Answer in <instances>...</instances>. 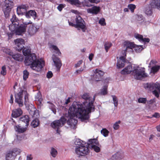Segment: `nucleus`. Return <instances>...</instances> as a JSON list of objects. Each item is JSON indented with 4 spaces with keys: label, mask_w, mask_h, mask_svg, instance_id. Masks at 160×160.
I'll return each mask as SVG.
<instances>
[{
    "label": "nucleus",
    "mask_w": 160,
    "mask_h": 160,
    "mask_svg": "<svg viewBox=\"0 0 160 160\" xmlns=\"http://www.w3.org/2000/svg\"><path fill=\"white\" fill-rule=\"evenodd\" d=\"M82 98L85 101L81 104H72L69 108L68 114L66 115L68 118L67 123L71 128H76L78 122L77 118L80 119L82 121L84 122L89 118V114L94 111L93 105L94 97L92 100L88 93H84Z\"/></svg>",
    "instance_id": "1"
},
{
    "label": "nucleus",
    "mask_w": 160,
    "mask_h": 160,
    "mask_svg": "<svg viewBox=\"0 0 160 160\" xmlns=\"http://www.w3.org/2000/svg\"><path fill=\"white\" fill-rule=\"evenodd\" d=\"M10 20L12 24L9 25V28L11 32L7 33L9 39L12 38L14 33L17 35H22L26 31L27 25L32 23L31 21L29 20L23 22L22 24L19 25V20L14 14L12 15Z\"/></svg>",
    "instance_id": "2"
},
{
    "label": "nucleus",
    "mask_w": 160,
    "mask_h": 160,
    "mask_svg": "<svg viewBox=\"0 0 160 160\" xmlns=\"http://www.w3.org/2000/svg\"><path fill=\"white\" fill-rule=\"evenodd\" d=\"M24 62L26 66L30 65L31 68L37 72H40L44 66V61L37 60L36 55L33 53L25 57Z\"/></svg>",
    "instance_id": "3"
},
{
    "label": "nucleus",
    "mask_w": 160,
    "mask_h": 160,
    "mask_svg": "<svg viewBox=\"0 0 160 160\" xmlns=\"http://www.w3.org/2000/svg\"><path fill=\"white\" fill-rule=\"evenodd\" d=\"M23 95H24V103L26 106L27 109L28 110L30 114H33L34 113L35 108H33L34 110L32 111L30 110L31 112L29 111L30 108L29 107H28V105H29L28 103V94L26 91L22 90L20 88V90L19 92L17 94H15V101L18 103L20 107L22 106L23 105L22 97Z\"/></svg>",
    "instance_id": "4"
},
{
    "label": "nucleus",
    "mask_w": 160,
    "mask_h": 160,
    "mask_svg": "<svg viewBox=\"0 0 160 160\" xmlns=\"http://www.w3.org/2000/svg\"><path fill=\"white\" fill-rule=\"evenodd\" d=\"M132 74L135 79L137 80L142 79L148 76V74L145 72V68L137 65L133 66Z\"/></svg>",
    "instance_id": "5"
},
{
    "label": "nucleus",
    "mask_w": 160,
    "mask_h": 160,
    "mask_svg": "<svg viewBox=\"0 0 160 160\" xmlns=\"http://www.w3.org/2000/svg\"><path fill=\"white\" fill-rule=\"evenodd\" d=\"M67 119L63 117H62L58 120H56L52 122L51 126L52 128L56 130L57 133L60 134V131L59 128L66 122Z\"/></svg>",
    "instance_id": "6"
},
{
    "label": "nucleus",
    "mask_w": 160,
    "mask_h": 160,
    "mask_svg": "<svg viewBox=\"0 0 160 160\" xmlns=\"http://www.w3.org/2000/svg\"><path fill=\"white\" fill-rule=\"evenodd\" d=\"M75 21L76 28H78L79 30L82 29L83 32H85L87 29L85 22L81 17L78 15H77L76 16Z\"/></svg>",
    "instance_id": "7"
},
{
    "label": "nucleus",
    "mask_w": 160,
    "mask_h": 160,
    "mask_svg": "<svg viewBox=\"0 0 160 160\" xmlns=\"http://www.w3.org/2000/svg\"><path fill=\"white\" fill-rule=\"evenodd\" d=\"M75 152L76 154L81 156H85L89 152V150L88 146L84 145L78 148H76Z\"/></svg>",
    "instance_id": "8"
},
{
    "label": "nucleus",
    "mask_w": 160,
    "mask_h": 160,
    "mask_svg": "<svg viewBox=\"0 0 160 160\" xmlns=\"http://www.w3.org/2000/svg\"><path fill=\"white\" fill-rule=\"evenodd\" d=\"M13 5V2L12 1L5 0L4 5L2 7V10L6 17H8L9 13Z\"/></svg>",
    "instance_id": "9"
},
{
    "label": "nucleus",
    "mask_w": 160,
    "mask_h": 160,
    "mask_svg": "<svg viewBox=\"0 0 160 160\" xmlns=\"http://www.w3.org/2000/svg\"><path fill=\"white\" fill-rule=\"evenodd\" d=\"M17 152L18 149L16 148L8 151L6 154V160H14Z\"/></svg>",
    "instance_id": "10"
},
{
    "label": "nucleus",
    "mask_w": 160,
    "mask_h": 160,
    "mask_svg": "<svg viewBox=\"0 0 160 160\" xmlns=\"http://www.w3.org/2000/svg\"><path fill=\"white\" fill-rule=\"evenodd\" d=\"M157 62L155 60H152L149 64L148 68H151V73L155 74L160 69V66L158 65H156Z\"/></svg>",
    "instance_id": "11"
},
{
    "label": "nucleus",
    "mask_w": 160,
    "mask_h": 160,
    "mask_svg": "<svg viewBox=\"0 0 160 160\" xmlns=\"http://www.w3.org/2000/svg\"><path fill=\"white\" fill-rule=\"evenodd\" d=\"M4 51L8 54L12 56V58L15 60L18 61H22L23 59V56L22 55L16 53L13 54L12 53L10 52L9 49H5Z\"/></svg>",
    "instance_id": "12"
},
{
    "label": "nucleus",
    "mask_w": 160,
    "mask_h": 160,
    "mask_svg": "<svg viewBox=\"0 0 160 160\" xmlns=\"http://www.w3.org/2000/svg\"><path fill=\"white\" fill-rule=\"evenodd\" d=\"M92 72L94 73L92 79L93 80L96 81H100L102 77L104 74V72L98 69L93 70Z\"/></svg>",
    "instance_id": "13"
},
{
    "label": "nucleus",
    "mask_w": 160,
    "mask_h": 160,
    "mask_svg": "<svg viewBox=\"0 0 160 160\" xmlns=\"http://www.w3.org/2000/svg\"><path fill=\"white\" fill-rule=\"evenodd\" d=\"M39 29V27L38 25L33 24L29 26L28 32L29 35L32 36L38 32Z\"/></svg>",
    "instance_id": "14"
},
{
    "label": "nucleus",
    "mask_w": 160,
    "mask_h": 160,
    "mask_svg": "<svg viewBox=\"0 0 160 160\" xmlns=\"http://www.w3.org/2000/svg\"><path fill=\"white\" fill-rule=\"evenodd\" d=\"M123 46L125 49L124 51L123 55L125 56L126 55V52L130 49V51H131L133 48L135 47V44L133 42H130L128 41H126L124 42Z\"/></svg>",
    "instance_id": "15"
},
{
    "label": "nucleus",
    "mask_w": 160,
    "mask_h": 160,
    "mask_svg": "<svg viewBox=\"0 0 160 160\" xmlns=\"http://www.w3.org/2000/svg\"><path fill=\"white\" fill-rule=\"evenodd\" d=\"M118 58V61L117 64V68H123L126 63H128V61L126 60L124 56H121Z\"/></svg>",
    "instance_id": "16"
},
{
    "label": "nucleus",
    "mask_w": 160,
    "mask_h": 160,
    "mask_svg": "<svg viewBox=\"0 0 160 160\" xmlns=\"http://www.w3.org/2000/svg\"><path fill=\"white\" fill-rule=\"evenodd\" d=\"M28 8L27 5H21L18 6L17 9V14L18 15H23L27 12V11Z\"/></svg>",
    "instance_id": "17"
},
{
    "label": "nucleus",
    "mask_w": 160,
    "mask_h": 160,
    "mask_svg": "<svg viewBox=\"0 0 160 160\" xmlns=\"http://www.w3.org/2000/svg\"><path fill=\"white\" fill-rule=\"evenodd\" d=\"M14 42L18 51L21 50L24 47V40L22 38H17L14 40Z\"/></svg>",
    "instance_id": "18"
},
{
    "label": "nucleus",
    "mask_w": 160,
    "mask_h": 160,
    "mask_svg": "<svg viewBox=\"0 0 160 160\" xmlns=\"http://www.w3.org/2000/svg\"><path fill=\"white\" fill-rule=\"evenodd\" d=\"M158 86H159V85L158 82L154 83H146L143 84V87L145 89L150 90H156V87H158Z\"/></svg>",
    "instance_id": "19"
},
{
    "label": "nucleus",
    "mask_w": 160,
    "mask_h": 160,
    "mask_svg": "<svg viewBox=\"0 0 160 160\" xmlns=\"http://www.w3.org/2000/svg\"><path fill=\"white\" fill-rule=\"evenodd\" d=\"M52 59L57 68V71H59L62 65L61 61L59 58L56 57L54 55L52 56Z\"/></svg>",
    "instance_id": "20"
},
{
    "label": "nucleus",
    "mask_w": 160,
    "mask_h": 160,
    "mask_svg": "<svg viewBox=\"0 0 160 160\" xmlns=\"http://www.w3.org/2000/svg\"><path fill=\"white\" fill-rule=\"evenodd\" d=\"M150 5L153 9H156L160 10V0H151Z\"/></svg>",
    "instance_id": "21"
},
{
    "label": "nucleus",
    "mask_w": 160,
    "mask_h": 160,
    "mask_svg": "<svg viewBox=\"0 0 160 160\" xmlns=\"http://www.w3.org/2000/svg\"><path fill=\"white\" fill-rule=\"evenodd\" d=\"M134 37L138 39L139 41L141 42L144 43L148 42L150 41V39L148 38H143L142 35L138 33H135L134 34Z\"/></svg>",
    "instance_id": "22"
},
{
    "label": "nucleus",
    "mask_w": 160,
    "mask_h": 160,
    "mask_svg": "<svg viewBox=\"0 0 160 160\" xmlns=\"http://www.w3.org/2000/svg\"><path fill=\"white\" fill-rule=\"evenodd\" d=\"M87 11L88 13L96 14L99 12L100 8L99 7L94 6L87 9Z\"/></svg>",
    "instance_id": "23"
},
{
    "label": "nucleus",
    "mask_w": 160,
    "mask_h": 160,
    "mask_svg": "<svg viewBox=\"0 0 160 160\" xmlns=\"http://www.w3.org/2000/svg\"><path fill=\"white\" fill-rule=\"evenodd\" d=\"M133 69V67L130 65H129L123 69L121 71V73L122 74H128L131 72L132 73Z\"/></svg>",
    "instance_id": "24"
},
{
    "label": "nucleus",
    "mask_w": 160,
    "mask_h": 160,
    "mask_svg": "<svg viewBox=\"0 0 160 160\" xmlns=\"http://www.w3.org/2000/svg\"><path fill=\"white\" fill-rule=\"evenodd\" d=\"M25 16L27 18H30L31 17H32L34 19L37 18L36 12L34 10H31L27 12Z\"/></svg>",
    "instance_id": "25"
},
{
    "label": "nucleus",
    "mask_w": 160,
    "mask_h": 160,
    "mask_svg": "<svg viewBox=\"0 0 160 160\" xmlns=\"http://www.w3.org/2000/svg\"><path fill=\"white\" fill-rule=\"evenodd\" d=\"M22 113L21 109L18 108L13 111L12 113V116L13 118H17L20 116Z\"/></svg>",
    "instance_id": "26"
},
{
    "label": "nucleus",
    "mask_w": 160,
    "mask_h": 160,
    "mask_svg": "<svg viewBox=\"0 0 160 160\" xmlns=\"http://www.w3.org/2000/svg\"><path fill=\"white\" fill-rule=\"evenodd\" d=\"M87 144L91 148L93 146L99 145V143L98 140L96 139H91L88 140Z\"/></svg>",
    "instance_id": "27"
},
{
    "label": "nucleus",
    "mask_w": 160,
    "mask_h": 160,
    "mask_svg": "<svg viewBox=\"0 0 160 160\" xmlns=\"http://www.w3.org/2000/svg\"><path fill=\"white\" fill-rule=\"evenodd\" d=\"M20 121L23 122L26 124L25 126L27 127L29 124V118L28 115H25L20 118Z\"/></svg>",
    "instance_id": "28"
},
{
    "label": "nucleus",
    "mask_w": 160,
    "mask_h": 160,
    "mask_svg": "<svg viewBox=\"0 0 160 160\" xmlns=\"http://www.w3.org/2000/svg\"><path fill=\"white\" fill-rule=\"evenodd\" d=\"M15 130L19 133H23L25 132L27 129L26 127H22L18 125H16L14 127Z\"/></svg>",
    "instance_id": "29"
},
{
    "label": "nucleus",
    "mask_w": 160,
    "mask_h": 160,
    "mask_svg": "<svg viewBox=\"0 0 160 160\" xmlns=\"http://www.w3.org/2000/svg\"><path fill=\"white\" fill-rule=\"evenodd\" d=\"M35 101L37 102V103L40 106L42 105V96L41 93L38 92L37 95L35 97Z\"/></svg>",
    "instance_id": "30"
},
{
    "label": "nucleus",
    "mask_w": 160,
    "mask_h": 160,
    "mask_svg": "<svg viewBox=\"0 0 160 160\" xmlns=\"http://www.w3.org/2000/svg\"><path fill=\"white\" fill-rule=\"evenodd\" d=\"M123 157L122 154L120 152H117L112 156V159L113 160H119L122 159Z\"/></svg>",
    "instance_id": "31"
},
{
    "label": "nucleus",
    "mask_w": 160,
    "mask_h": 160,
    "mask_svg": "<svg viewBox=\"0 0 160 160\" xmlns=\"http://www.w3.org/2000/svg\"><path fill=\"white\" fill-rule=\"evenodd\" d=\"M75 145L76 146V148H78L81 146L84 145H86V143L85 142L82 141L78 138L76 139L74 142Z\"/></svg>",
    "instance_id": "32"
},
{
    "label": "nucleus",
    "mask_w": 160,
    "mask_h": 160,
    "mask_svg": "<svg viewBox=\"0 0 160 160\" xmlns=\"http://www.w3.org/2000/svg\"><path fill=\"white\" fill-rule=\"evenodd\" d=\"M47 103L48 104V106L49 109L52 111L55 114H56L57 111L55 106L53 103L50 101H48Z\"/></svg>",
    "instance_id": "33"
},
{
    "label": "nucleus",
    "mask_w": 160,
    "mask_h": 160,
    "mask_svg": "<svg viewBox=\"0 0 160 160\" xmlns=\"http://www.w3.org/2000/svg\"><path fill=\"white\" fill-rule=\"evenodd\" d=\"M151 7L150 4L146 6L145 8V12L146 14L148 15H151L152 13V9H153Z\"/></svg>",
    "instance_id": "34"
},
{
    "label": "nucleus",
    "mask_w": 160,
    "mask_h": 160,
    "mask_svg": "<svg viewBox=\"0 0 160 160\" xmlns=\"http://www.w3.org/2000/svg\"><path fill=\"white\" fill-rule=\"evenodd\" d=\"M50 48L52 50H53V52L56 54L58 55H61V53L59 50L56 46L51 45L50 47Z\"/></svg>",
    "instance_id": "35"
},
{
    "label": "nucleus",
    "mask_w": 160,
    "mask_h": 160,
    "mask_svg": "<svg viewBox=\"0 0 160 160\" xmlns=\"http://www.w3.org/2000/svg\"><path fill=\"white\" fill-rule=\"evenodd\" d=\"M50 152V155L53 158H56L58 155L57 150L53 147L51 148Z\"/></svg>",
    "instance_id": "36"
},
{
    "label": "nucleus",
    "mask_w": 160,
    "mask_h": 160,
    "mask_svg": "<svg viewBox=\"0 0 160 160\" xmlns=\"http://www.w3.org/2000/svg\"><path fill=\"white\" fill-rule=\"evenodd\" d=\"M22 52L23 55L25 57L30 54H32V53H31V49L29 47H27L24 48L22 50Z\"/></svg>",
    "instance_id": "37"
},
{
    "label": "nucleus",
    "mask_w": 160,
    "mask_h": 160,
    "mask_svg": "<svg viewBox=\"0 0 160 160\" xmlns=\"http://www.w3.org/2000/svg\"><path fill=\"white\" fill-rule=\"evenodd\" d=\"M159 86H158V87H156V90L152 91V93L156 97L158 98L159 96V93L160 94V83H158Z\"/></svg>",
    "instance_id": "38"
},
{
    "label": "nucleus",
    "mask_w": 160,
    "mask_h": 160,
    "mask_svg": "<svg viewBox=\"0 0 160 160\" xmlns=\"http://www.w3.org/2000/svg\"><path fill=\"white\" fill-rule=\"evenodd\" d=\"M39 121L38 119H36L32 121L31 126L34 128L37 127L39 124Z\"/></svg>",
    "instance_id": "39"
},
{
    "label": "nucleus",
    "mask_w": 160,
    "mask_h": 160,
    "mask_svg": "<svg viewBox=\"0 0 160 160\" xmlns=\"http://www.w3.org/2000/svg\"><path fill=\"white\" fill-rule=\"evenodd\" d=\"M107 86H104L103 87L102 89H101L99 94L103 95H106L107 93Z\"/></svg>",
    "instance_id": "40"
},
{
    "label": "nucleus",
    "mask_w": 160,
    "mask_h": 160,
    "mask_svg": "<svg viewBox=\"0 0 160 160\" xmlns=\"http://www.w3.org/2000/svg\"><path fill=\"white\" fill-rule=\"evenodd\" d=\"M135 51L137 52H141L142 50L143 49L142 45H135Z\"/></svg>",
    "instance_id": "41"
},
{
    "label": "nucleus",
    "mask_w": 160,
    "mask_h": 160,
    "mask_svg": "<svg viewBox=\"0 0 160 160\" xmlns=\"http://www.w3.org/2000/svg\"><path fill=\"white\" fill-rule=\"evenodd\" d=\"M112 45V43H111L108 42H106L104 46L107 52H108V49L111 47Z\"/></svg>",
    "instance_id": "42"
},
{
    "label": "nucleus",
    "mask_w": 160,
    "mask_h": 160,
    "mask_svg": "<svg viewBox=\"0 0 160 160\" xmlns=\"http://www.w3.org/2000/svg\"><path fill=\"white\" fill-rule=\"evenodd\" d=\"M101 133L104 137H106L108 136L109 131L106 128L103 129L101 131Z\"/></svg>",
    "instance_id": "43"
},
{
    "label": "nucleus",
    "mask_w": 160,
    "mask_h": 160,
    "mask_svg": "<svg viewBox=\"0 0 160 160\" xmlns=\"http://www.w3.org/2000/svg\"><path fill=\"white\" fill-rule=\"evenodd\" d=\"M112 97L113 99V103L115 107H117L118 104V100L115 95H112Z\"/></svg>",
    "instance_id": "44"
},
{
    "label": "nucleus",
    "mask_w": 160,
    "mask_h": 160,
    "mask_svg": "<svg viewBox=\"0 0 160 160\" xmlns=\"http://www.w3.org/2000/svg\"><path fill=\"white\" fill-rule=\"evenodd\" d=\"M121 123V121L119 120L115 122L113 125V128L115 130H118L119 128V124Z\"/></svg>",
    "instance_id": "45"
},
{
    "label": "nucleus",
    "mask_w": 160,
    "mask_h": 160,
    "mask_svg": "<svg viewBox=\"0 0 160 160\" xmlns=\"http://www.w3.org/2000/svg\"><path fill=\"white\" fill-rule=\"evenodd\" d=\"M23 79L24 80H26L28 77L29 73L27 70H24L23 72Z\"/></svg>",
    "instance_id": "46"
},
{
    "label": "nucleus",
    "mask_w": 160,
    "mask_h": 160,
    "mask_svg": "<svg viewBox=\"0 0 160 160\" xmlns=\"http://www.w3.org/2000/svg\"><path fill=\"white\" fill-rule=\"evenodd\" d=\"M6 73L7 71L6 67L5 66H3L2 67L1 74L4 76L6 74Z\"/></svg>",
    "instance_id": "47"
},
{
    "label": "nucleus",
    "mask_w": 160,
    "mask_h": 160,
    "mask_svg": "<svg viewBox=\"0 0 160 160\" xmlns=\"http://www.w3.org/2000/svg\"><path fill=\"white\" fill-rule=\"evenodd\" d=\"M146 101L147 99L146 98H141L138 99V102L139 103L145 104Z\"/></svg>",
    "instance_id": "48"
},
{
    "label": "nucleus",
    "mask_w": 160,
    "mask_h": 160,
    "mask_svg": "<svg viewBox=\"0 0 160 160\" xmlns=\"http://www.w3.org/2000/svg\"><path fill=\"white\" fill-rule=\"evenodd\" d=\"M99 145H96L95 146H93V147H92V148L93 149L95 152H100V148L98 146Z\"/></svg>",
    "instance_id": "49"
},
{
    "label": "nucleus",
    "mask_w": 160,
    "mask_h": 160,
    "mask_svg": "<svg viewBox=\"0 0 160 160\" xmlns=\"http://www.w3.org/2000/svg\"><path fill=\"white\" fill-rule=\"evenodd\" d=\"M128 8L132 12H133L134 11V9L136 8L135 5L132 4L128 5Z\"/></svg>",
    "instance_id": "50"
},
{
    "label": "nucleus",
    "mask_w": 160,
    "mask_h": 160,
    "mask_svg": "<svg viewBox=\"0 0 160 160\" xmlns=\"http://www.w3.org/2000/svg\"><path fill=\"white\" fill-rule=\"evenodd\" d=\"M99 23L102 26H104L106 23L105 22V20L104 18L100 19L99 21Z\"/></svg>",
    "instance_id": "51"
},
{
    "label": "nucleus",
    "mask_w": 160,
    "mask_h": 160,
    "mask_svg": "<svg viewBox=\"0 0 160 160\" xmlns=\"http://www.w3.org/2000/svg\"><path fill=\"white\" fill-rule=\"evenodd\" d=\"M137 19L139 21H140L142 20H143V17L142 16L140 15H137Z\"/></svg>",
    "instance_id": "52"
},
{
    "label": "nucleus",
    "mask_w": 160,
    "mask_h": 160,
    "mask_svg": "<svg viewBox=\"0 0 160 160\" xmlns=\"http://www.w3.org/2000/svg\"><path fill=\"white\" fill-rule=\"evenodd\" d=\"M82 60H79L75 65V68H77L80 67V65L82 64Z\"/></svg>",
    "instance_id": "53"
},
{
    "label": "nucleus",
    "mask_w": 160,
    "mask_h": 160,
    "mask_svg": "<svg viewBox=\"0 0 160 160\" xmlns=\"http://www.w3.org/2000/svg\"><path fill=\"white\" fill-rule=\"evenodd\" d=\"M53 74L52 72L49 71L47 73V77L48 78H50L52 77Z\"/></svg>",
    "instance_id": "54"
},
{
    "label": "nucleus",
    "mask_w": 160,
    "mask_h": 160,
    "mask_svg": "<svg viewBox=\"0 0 160 160\" xmlns=\"http://www.w3.org/2000/svg\"><path fill=\"white\" fill-rule=\"evenodd\" d=\"M64 6L62 4H60L57 7L58 9L60 11H62V9L64 8Z\"/></svg>",
    "instance_id": "55"
},
{
    "label": "nucleus",
    "mask_w": 160,
    "mask_h": 160,
    "mask_svg": "<svg viewBox=\"0 0 160 160\" xmlns=\"http://www.w3.org/2000/svg\"><path fill=\"white\" fill-rule=\"evenodd\" d=\"M33 157L31 154H29L27 155L26 160H32Z\"/></svg>",
    "instance_id": "56"
},
{
    "label": "nucleus",
    "mask_w": 160,
    "mask_h": 160,
    "mask_svg": "<svg viewBox=\"0 0 160 160\" xmlns=\"http://www.w3.org/2000/svg\"><path fill=\"white\" fill-rule=\"evenodd\" d=\"M153 117L156 118H159L160 117V114L159 113L156 112L154 113L152 115Z\"/></svg>",
    "instance_id": "57"
},
{
    "label": "nucleus",
    "mask_w": 160,
    "mask_h": 160,
    "mask_svg": "<svg viewBox=\"0 0 160 160\" xmlns=\"http://www.w3.org/2000/svg\"><path fill=\"white\" fill-rule=\"evenodd\" d=\"M155 137V136L152 134H151L150 135L149 138V142H151L152 141V140L153 139V138Z\"/></svg>",
    "instance_id": "58"
},
{
    "label": "nucleus",
    "mask_w": 160,
    "mask_h": 160,
    "mask_svg": "<svg viewBox=\"0 0 160 160\" xmlns=\"http://www.w3.org/2000/svg\"><path fill=\"white\" fill-rule=\"evenodd\" d=\"M90 2L92 3H97L100 2V0H88Z\"/></svg>",
    "instance_id": "59"
},
{
    "label": "nucleus",
    "mask_w": 160,
    "mask_h": 160,
    "mask_svg": "<svg viewBox=\"0 0 160 160\" xmlns=\"http://www.w3.org/2000/svg\"><path fill=\"white\" fill-rule=\"evenodd\" d=\"M68 22L69 26L72 27H74L76 28V24H75L73 23L72 22H69V20L68 21Z\"/></svg>",
    "instance_id": "60"
},
{
    "label": "nucleus",
    "mask_w": 160,
    "mask_h": 160,
    "mask_svg": "<svg viewBox=\"0 0 160 160\" xmlns=\"http://www.w3.org/2000/svg\"><path fill=\"white\" fill-rule=\"evenodd\" d=\"M13 96L12 94H11L10 95V100L9 101V102L10 103H12L13 102Z\"/></svg>",
    "instance_id": "61"
},
{
    "label": "nucleus",
    "mask_w": 160,
    "mask_h": 160,
    "mask_svg": "<svg viewBox=\"0 0 160 160\" xmlns=\"http://www.w3.org/2000/svg\"><path fill=\"white\" fill-rule=\"evenodd\" d=\"M155 102V101L154 99H151L149 101H148V104H151Z\"/></svg>",
    "instance_id": "62"
},
{
    "label": "nucleus",
    "mask_w": 160,
    "mask_h": 160,
    "mask_svg": "<svg viewBox=\"0 0 160 160\" xmlns=\"http://www.w3.org/2000/svg\"><path fill=\"white\" fill-rule=\"evenodd\" d=\"M93 57V54L92 53H91L90 54L89 57V59L90 61H92Z\"/></svg>",
    "instance_id": "63"
},
{
    "label": "nucleus",
    "mask_w": 160,
    "mask_h": 160,
    "mask_svg": "<svg viewBox=\"0 0 160 160\" xmlns=\"http://www.w3.org/2000/svg\"><path fill=\"white\" fill-rule=\"evenodd\" d=\"M84 70V69H82V68H80L79 69L77 70L76 72L78 73H80V72Z\"/></svg>",
    "instance_id": "64"
}]
</instances>
